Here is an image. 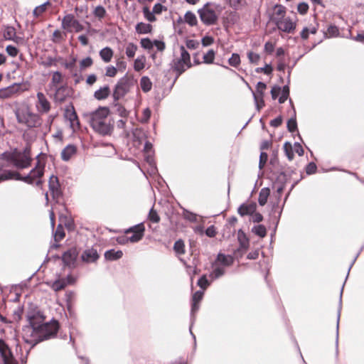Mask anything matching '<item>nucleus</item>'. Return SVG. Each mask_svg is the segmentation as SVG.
<instances>
[{
	"instance_id": "1",
	"label": "nucleus",
	"mask_w": 364,
	"mask_h": 364,
	"mask_svg": "<svg viewBox=\"0 0 364 364\" xmlns=\"http://www.w3.org/2000/svg\"><path fill=\"white\" fill-rule=\"evenodd\" d=\"M109 109L100 107L90 114V124L92 129L102 135H109L113 130V125L109 118Z\"/></svg>"
},
{
	"instance_id": "2",
	"label": "nucleus",
	"mask_w": 364,
	"mask_h": 364,
	"mask_svg": "<svg viewBox=\"0 0 364 364\" xmlns=\"http://www.w3.org/2000/svg\"><path fill=\"white\" fill-rule=\"evenodd\" d=\"M286 14V7L281 4H277L272 9L270 21L276 25L280 31L293 33L296 27V21L287 16Z\"/></svg>"
},
{
	"instance_id": "3",
	"label": "nucleus",
	"mask_w": 364,
	"mask_h": 364,
	"mask_svg": "<svg viewBox=\"0 0 364 364\" xmlns=\"http://www.w3.org/2000/svg\"><path fill=\"white\" fill-rule=\"evenodd\" d=\"M59 323L56 320H52L50 322H45L35 333H33L32 339L31 341H25L27 343L31 344L32 346L36 344L56 336L59 330Z\"/></svg>"
},
{
	"instance_id": "4",
	"label": "nucleus",
	"mask_w": 364,
	"mask_h": 364,
	"mask_svg": "<svg viewBox=\"0 0 364 364\" xmlns=\"http://www.w3.org/2000/svg\"><path fill=\"white\" fill-rule=\"evenodd\" d=\"M45 166L46 159L44 157L38 156L35 167L27 176H21L18 173V176H15V177L12 178L11 179L22 181L31 185L41 186L43 183L42 178L44 175Z\"/></svg>"
},
{
	"instance_id": "5",
	"label": "nucleus",
	"mask_w": 364,
	"mask_h": 364,
	"mask_svg": "<svg viewBox=\"0 0 364 364\" xmlns=\"http://www.w3.org/2000/svg\"><path fill=\"white\" fill-rule=\"evenodd\" d=\"M6 161V167L13 164L17 168L23 169L31 166V157L30 151L25 149L23 151H15L11 153L5 152L1 154Z\"/></svg>"
},
{
	"instance_id": "6",
	"label": "nucleus",
	"mask_w": 364,
	"mask_h": 364,
	"mask_svg": "<svg viewBox=\"0 0 364 364\" xmlns=\"http://www.w3.org/2000/svg\"><path fill=\"white\" fill-rule=\"evenodd\" d=\"M17 121L28 128H36L42 124V119L38 114L33 113L28 108H21L16 112Z\"/></svg>"
},
{
	"instance_id": "7",
	"label": "nucleus",
	"mask_w": 364,
	"mask_h": 364,
	"mask_svg": "<svg viewBox=\"0 0 364 364\" xmlns=\"http://www.w3.org/2000/svg\"><path fill=\"white\" fill-rule=\"evenodd\" d=\"M218 8V5L208 2L198 10L200 18L205 25L211 26L217 23L220 14Z\"/></svg>"
},
{
	"instance_id": "8",
	"label": "nucleus",
	"mask_w": 364,
	"mask_h": 364,
	"mask_svg": "<svg viewBox=\"0 0 364 364\" xmlns=\"http://www.w3.org/2000/svg\"><path fill=\"white\" fill-rule=\"evenodd\" d=\"M29 326L23 329V338L25 341H31L33 333H35L41 325L45 323L46 316L40 311L34 312L28 316Z\"/></svg>"
},
{
	"instance_id": "9",
	"label": "nucleus",
	"mask_w": 364,
	"mask_h": 364,
	"mask_svg": "<svg viewBox=\"0 0 364 364\" xmlns=\"http://www.w3.org/2000/svg\"><path fill=\"white\" fill-rule=\"evenodd\" d=\"M134 85V77L126 74L121 77L114 86L112 97L114 102H117L124 97Z\"/></svg>"
},
{
	"instance_id": "10",
	"label": "nucleus",
	"mask_w": 364,
	"mask_h": 364,
	"mask_svg": "<svg viewBox=\"0 0 364 364\" xmlns=\"http://www.w3.org/2000/svg\"><path fill=\"white\" fill-rule=\"evenodd\" d=\"M192 66L189 53L183 46H181L180 47V57L172 61L171 68L178 77Z\"/></svg>"
},
{
	"instance_id": "11",
	"label": "nucleus",
	"mask_w": 364,
	"mask_h": 364,
	"mask_svg": "<svg viewBox=\"0 0 364 364\" xmlns=\"http://www.w3.org/2000/svg\"><path fill=\"white\" fill-rule=\"evenodd\" d=\"M145 232V227L143 223H139L125 230V237L118 238V242L121 244L125 242H137L141 240Z\"/></svg>"
},
{
	"instance_id": "12",
	"label": "nucleus",
	"mask_w": 364,
	"mask_h": 364,
	"mask_svg": "<svg viewBox=\"0 0 364 364\" xmlns=\"http://www.w3.org/2000/svg\"><path fill=\"white\" fill-rule=\"evenodd\" d=\"M62 28L67 32L75 31L76 33L80 32L84 29V26L80 22L75 18L73 14H67L62 19L61 23Z\"/></svg>"
},
{
	"instance_id": "13",
	"label": "nucleus",
	"mask_w": 364,
	"mask_h": 364,
	"mask_svg": "<svg viewBox=\"0 0 364 364\" xmlns=\"http://www.w3.org/2000/svg\"><path fill=\"white\" fill-rule=\"evenodd\" d=\"M48 189L53 200L56 203H60L63 198V190L56 176L52 175L48 181Z\"/></svg>"
},
{
	"instance_id": "14",
	"label": "nucleus",
	"mask_w": 364,
	"mask_h": 364,
	"mask_svg": "<svg viewBox=\"0 0 364 364\" xmlns=\"http://www.w3.org/2000/svg\"><path fill=\"white\" fill-rule=\"evenodd\" d=\"M64 117L70 122V127L73 131L80 129V120L73 104L66 107L65 109Z\"/></svg>"
},
{
	"instance_id": "15",
	"label": "nucleus",
	"mask_w": 364,
	"mask_h": 364,
	"mask_svg": "<svg viewBox=\"0 0 364 364\" xmlns=\"http://www.w3.org/2000/svg\"><path fill=\"white\" fill-rule=\"evenodd\" d=\"M51 92H53L54 101L62 103L68 97H70L72 89L67 84H64L63 86H60Z\"/></svg>"
},
{
	"instance_id": "16",
	"label": "nucleus",
	"mask_w": 364,
	"mask_h": 364,
	"mask_svg": "<svg viewBox=\"0 0 364 364\" xmlns=\"http://www.w3.org/2000/svg\"><path fill=\"white\" fill-rule=\"evenodd\" d=\"M22 91L21 84L14 83L9 87L0 89V99L5 100L14 97L19 95Z\"/></svg>"
},
{
	"instance_id": "17",
	"label": "nucleus",
	"mask_w": 364,
	"mask_h": 364,
	"mask_svg": "<svg viewBox=\"0 0 364 364\" xmlns=\"http://www.w3.org/2000/svg\"><path fill=\"white\" fill-rule=\"evenodd\" d=\"M0 354L3 358L4 364H18L8 345L2 339H0Z\"/></svg>"
},
{
	"instance_id": "18",
	"label": "nucleus",
	"mask_w": 364,
	"mask_h": 364,
	"mask_svg": "<svg viewBox=\"0 0 364 364\" xmlns=\"http://www.w3.org/2000/svg\"><path fill=\"white\" fill-rule=\"evenodd\" d=\"M6 168V161L2 156H0V183L6 180H11L15 176H18V172L14 171L4 170Z\"/></svg>"
},
{
	"instance_id": "19",
	"label": "nucleus",
	"mask_w": 364,
	"mask_h": 364,
	"mask_svg": "<svg viewBox=\"0 0 364 364\" xmlns=\"http://www.w3.org/2000/svg\"><path fill=\"white\" fill-rule=\"evenodd\" d=\"M36 107L41 113H48L50 110V103L43 92L37 93Z\"/></svg>"
},
{
	"instance_id": "20",
	"label": "nucleus",
	"mask_w": 364,
	"mask_h": 364,
	"mask_svg": "<svg viewBox=\"0 0 364 364\" xmlns=\"http://www.w3.org/2000/svg\"><path fill=\"white\" fill-rule=\"evenodd\" d=\"M64 76L59 71L52 73L50 81L48 84L49 90L51 92L60 86L64 85Z\"/></svg>"
},
{
	"instance_id": "21",
	"label": "nucleus",
	"mask_w": 364,
	"mask_h": 364,
	"mask_svg": "<svg viewBox=\"0 0 364 364\" xmlns=\"http://www.w3.org/2000/svg\"><path fill=\"white\" fill-rule=\"evenodd\" d=\"M78 252L76 248H71L66 251L63 255V261L68 267H74Z\"/></svg>"
},
{
	"instance_id": "22",
	"label": "nucleus",
	"mask_w": 364,
	"mask_h": 364,
	"mask_svg": "<svg viewBox=\"0 0 364 364\" xmlns=\"http://www.w3.org/2000/svg\"><path fill=\"white\" fill-rule=\"evenodd\" d=\"M81 258L85 262H95L99 258V255L95 249L91 248L85 250L82 254Z\"/></svg>"
},
{
	"instance_id": "23",
	"label": "nucleus",
	"mask_w": 364,
	"mask_h": 364,
	"mask_svg": "<svg viewBox=\"0 0 364 364\" xmlns=\"http://www.w3.org/2000/svg\"><path fill=\"white\" fill-rule=\"evenodd\" d=\"M77 153V147L73 144L66 146L61 151V159L65 161H69Z\"/></svg>"
},
{
	"instance_id": "24",
	"label": "nucleus",
	"mask_w": 364,
	"mask_h": 364,
	"mask_svg": "<svg viewBox=\"0 0 364 364\" xmlns=\"http://www.w3.org/2000/svg\"><path fill=\"white\" fill-rule=\"evenodd\" d=\"M256 210V204L255 203H250V204H242L238 208V213L241 216H245L247 215H252L255 213Z\"/></svg>"
},
{
	"instance_id": "25",
	"label": "nucleus",
	"mask_w": 364,
	"mask_h": 364,
	"mask_svg": "<svg viewBox=\"0 0 364 364\" xmlns=\"http://www.w3.org/2000/svg\"><path fill=\"white\" fill-rule=\"evenodd\" d=\"M3 36L5 40L7 41H13L14 42H18V38L16 36V31L14 27L13 26H6L4 30Z\"/></svg>"
},
{
	"instance_id": "26",
	"label": "nucleus",
	"mask_w": 364,
	"mask_h": 364,
	"mask_svg": "<svg viewBox=\"0 0 364 364\" xmlns=\"http://www.w3.org/2000/svg\"><path fill=\"white\" fill-rule=\"evenodd\" d=\"M110 95V89L108 85L100 87L96 90L94 93V97L98 100H102L107 99Z\"/></svg>"
},
{
	"instance_id": "27",
	"label": "nucleus",
	"mask_w": 364,
	"mask_h": 364,
	"mask_svg": "<svg viewBox=\"0 0 364 364\" xmlns=\"http://www.w3.org/2000/svg\"><path fill=\"white\" fill-rule=\"evenodd\" d=\"M135 30L139 34H147L152 32L153 26L149 23L140 22L136 25Z\"/></svg>"
},
{
	"instance_id": "28",
	"label": "nucleus",
	"mask_w": 364,
	"mask_h": 364,
	"mask_svg": "<svg viewBox=\"0 0 364 364\" xmlns=\"http://www.w3.org/2000/svg\"><path fill=\"white\" fill-rule=\"evenodd\" d=\"M100 56L105 63H109L114 55L112 49L109 47H105L100 51Z\"/></svg>"
},
{
	"instance_id": "29",
	"label": "nucleus",
	"mask_w": 364,
	"mask_h": 364,
	"mask_svg": "<svg viewBox=\"0 0 364 364\" xmlns=\"http://www.w3.org/2000/svg\"><path fill=\"white\" fill-rule=\"evenodd\" d=\"M123 255V252L122 250H107L105 253V257L107 260L113 261L120 259Z\"/></svg>"
},
{
	"instance_id": "30",
	"label": "nucleus",
	"mask_w": 364,
	"mask_h": 364,
	"mask_svg": "<svg viewBox=\"0 0 364 364\" xmlns=\"http://www.w3.org/2000/svg\"><path fill=\"white\" fill-rule=\"evenodd\" d=\"M203 292L201 291H196L194 293L192 297V312H196L199 309V303L200 302L202 298H203Z\"/></svg>"
},
{
	"instance_id": "31",
	"label": "nucleus",
	"mask_w": 364,
	"mask_h": 364,
	"mask_svg": "<svg viewBox=\"0 0 364 364\" xmlns=\"http://www.w3.org/2000/svg\"><path fill=\"white\" fill-rule=\"evenodd\" d=\"M269 195L270 189L269 188H263L261 189L258 198V202L261 206H264L267 203Z\"/></svg>"
},
{
	"instance_id": "32",
	"label": "nucleus",
	"mask_w": 364,
	"mask_h": 364,
	"mask_svg": "<svg viewBox=\"0 0 364 364\" xmlns=\"http://www.w3.org/2000/svg\"><path fill=\"white\" fill-rule=\"evenodd\" d=\"M237 239L240 243V248L247 250L249 247V239L242 230L238 232Z\"/></svg>"
},
{
	"instance_id": "33",
	"label": "nucleus",
	"mask_w": 364,
	"mask_h": 364,
	"mask_svg": "<svg viewBox=\"0 0 364 364\" xmlns=\"http://www.w3.org/2000/svg\"><path fill=\"white\" fill-rule=\"evenodd\" d=\"M140 86L143 92H147L151 90L152 82L148 77L144 76L140 80Z\"/></svg>"
},
{
	"instance_id": "34",
	"label": "nucleus",
	"mask_w": 364,
	"mask_h": 364,
	"mask_svg": "<svg viewBox=\"0 0 364 364\" xmlns=\"http://www.w3.org/2000/svg\"><path fill=\"white\" fill-rule=\"evenodd\" d=\"M218 261L225 266H230L234 262V259L230 255L219 254L217 258Z\"/></svg>"
},
{
	"instance_id": "35",
	"label": "nucleus",
	"mask_w": 364,
	"mask_h": 364,
	"mask_svg": "<svg viewBox=\"0 0 364 364\" xmlns=\"http://www.w3.org/2000/svg\"><path fill=\"white\" fill-rule=\"evenodd\" d=\"M215 58V52L213 49L208 50L206 53L203 55V63L205 64H213Z\"/></svg>"
},
{
	"instance_id": "36",
	"label": "nucleus",
	"mask_w": 364,
	"mask_h": 364,
	"mask_svg": "<svg viewBox=\"0 0 364 364\" xmlns=\"http://www.w3.org/2000/svg\"><path fill=\"white\" fill-rule=\"evenodd\" d=\"M184 21L191 26H196L198 23L196 15L191 11H187L186 13L184 16Z\"/></svg>"
},
{
	"instance_id": "37",
	"label": "nucleus",
	"mask_w": 364,
	"mask_h": 364,
	"mask_svg": "<svg viewBox=\"0 0 364 364\" xmlns=\"http://www.w3.org/2000/svg\"><path fill=\"white\" fill-rule=\"evenodd\" d=\"M65 33H63L60 30H55L53 33L51 41L55 43H60L65 41Z\"/></svg>"
},
{
	"instance_id": "38",
	"label": "nucleus",
	"mask_w": 364,
	"mask_h": 364,
	"mask_svg": "<svg viewBox=\"0 0 364 364\" xmlns=\"http://www.w3.org/2000/svg\"><path fill=\"white\" fill-rule=\"evenodd\" d=\"M173 250L177 255H184L186 252L185 250V244L183 240H178L175 242L173 245Z\"/></svg>"
},
{
	"instance_id": "39",
	"label": "nucleus",
	"mask_w": 364,
	"mask_h": 364,
	"mask_svg": "<svg viewBox=\"0 0 364 364\" xmlns=\"http://www.w3.org/2000/svg\"><path fill=\"white\" fill-rule=\"evenodd\" d=\"M267 85L262 82H259L256 86V92H253L254 97H264Z\"/></svg>"
},
{
	"instance_id": "40",
	"label": "nucleus",
	"mask_w": 364,
	"mask_h": 364,
	"mask_svg": "<svg viewBox=\"0 0 364 364\" xmlns=\"http://www.w3.org/2000/svg\"><path fill=\"white\" fill-rule=\"evenodd\" d=\"M317 32V28L315 26L305 27L301 31L300 35L303 40H306L309 38V33L316 34Z\"/></svg>"
},
{
	"instance_id": "41",
	"label": "nucleus",
	"mask_w": 364,
	"mask_h": 364,
	"mask_svg": "<svg viewBox=\"0 0 364 364\" xmlns=\"http://www.w3.org/2000/svg\"><path fill=\"white\" fill-rule=\"evenodd\" d=\"M143 14L144 18L149 22H155L156 21V18L155 16V14L153 11H151L149 8L148 6H144L143 9Z\"/></svg>"
},
{
	"instance_id": "42",
	"label": "nucleus",
	"mask_w": 364,
	"mask_h": 364,
	"mask_svg": "<svg viewBox=\"0 0 364 364\" xmlns=\"http://www.w3.org/2000/svg\"><path fill=\"white\" fill-rule=\"evenodd\" d=\"M284 151L285 152L286 156H287L288 159L289 161L293 160L294 155V149L292 147V145L290 142H285L284 144Z\"/></svg>"
},
{
	"instance_id": "43",
	"label": "nucleus",
	"mask_w": 364,
	"mask_h": 364,
	"mask_svg": "<svg viewBox=\"0 0 364 364\" xmlns=\"http://www.w3.org/2000/svg\"><path fill=\"white\" fill-rule=\"evenodd\" d=\"M148 219L149 221L154 223H159L160 222L161 218L154 207L150 210L149 213Z\"/></svg>"
},
{
	"instance_id": "44",
	"label": "nucleus",
	"mask_w": 364,
	"mask_h": 364,
	"mask_svg": "<svg viewBox=\"0 0 364 364\" xmlns=\"http://www.w3.org/2000/svg\"><path fill=\"white\" fill-rule=\"evenodd\" d=\"M252 232L260 237H264L267 235V229L263 225L255 226L252 228Z\"/></svg>"
},
{
	"instance_id": "45",
	"label": "nucleus",
	"mask_w": 364,
	"mask_h": 364,
	"mask_svg": "<svg viewBox=\"0 0 364 364\" xmlns=\"http://www.w3.org/2000/svg\"><path fill=\"white\" fill-rule=\"evenodd\" d=\"M325 35L328 38L337 37L339 35V30L337 26L331 25L328 27Z\"/></svg>"
},
{
	"instance_id": "46",
	"label": "nucleus",
	"mask_w": 364,
	"mask_h": 364,
	"mask_svg": "<svg viewBox=\"0 0 364 364\" xmlns=\"http://www.w3.org/2000/svg\"><path fill=\"white\" fill-rule=\"evenodd\" d=\"M240 57L237 53H232L228 60L229 65L234 68H237L240 65Z\"/></svg>"
},
{
	"instance_id": "47",
	"label": "nucleus",
	"mask_w": 364,
	"mask_h": 364,
	"mask_svg": "<svg viewBox=\"0 0 364 364\" xmlns=\"http://www.w3.org/2000/svg\"><path fill=\"white\" fill-rule=\"evenodd\" d=\"M137 50V46L133 43H129L126 47V55L128 58H132Z\"/></svg>"
},
{
	"instance_id": "48",
	"label": "nucleus",
	"mask_w": 364,
	"mask_h": 364,
	"mask_svg": "<svg viewBox=\"0 0 364 364\" xmlns=\"http://www.w3.org/2000/svg\"><path fill=\"white\" fill-rule=\"evenodd\" d=\"M230 5L235 10L240 9L247 6L246 0H230Z\"/></svg>"
},
{
	"instance_id": "49",
	"label": "nucleus",
	"mask_w": 364,
	"mask_h": 364,
	"mask_svg": "<svg viewBox=\"0 0 364 364\" xmlns=\"http://www.w3.org/2000/svg\"><path fill=\"white\" fill-rule=\"evenodd\" d=\"M67 284H68V283L65 279H60V280L55 281L53 284L52 288L53 289L54 291H59L65 289V287L67 286Z\"/></svg>"
},
{
	"instance_id": "50",
	"label": "nucleus",
	"mask_w": 364,
	"mask_h": 364,
	"mask_svg": "<svg viewBox=\"0 0 364 364\" xmlns=\"http://www.w3.org/2000/svg\"><path fill=\"white\" fill-rule=\"evenodd\" d=\"M145 67V58H138L134 60V68L136 71H140Z\"/></svg>"
},
{
	"instance_id": "51",
	"label": "nucleus",
	"mask_w": 364,
	"mask_h": 364,
	"mask_svg": "<svg viewBox=\"0 0 364 364\" xmlns=\"http://www.w3.org/2000/svg\"><path fill=\"white\" fill-rule=\"evenodd\" d=\"M107 14L105 9L102 6H97L95 7L93 14L99 19L103 18Z\"/></svg>"
},
{
	"instance_id": "52",
	"label": "nucleus",
	"mask_w": 364,
	"mask_h": 364,
	"mask_svg": "<svg viewBox=\"0 0 364 364\" xmlns=\"http://www.w3.org/2000/svg\"><path fill=\"white\" fill-rule=\"evenodd\" d=\"M93 60L91 57H87L84 59H82L80 62V68L81 70H85L87 68H90L92 65Z\"/></svg>"
},
{
	"instance_id": "53",
	"label": "nucleus",
	"mask_w": 364,
	"mask_h": 364,
	"mask_svg": "<svg viewBox=\"0 0 364 364\" xmlns=\"http://www.w3.org/2000/svg\"><path fill=\"white\" fill-rule=\"evenodd\" d=\"M250 63L257 64L260 60V55L252 51H249L247 54Z\"/></svg>"
},
{
	"instance_id": "54",
	"label": "nucleus",
	"mask_w": 364,
	"mask_h": 364,
	"mask_svg": "<svg viewBox=\"0 0 364 364\" xmlns=\"http://www.w3.org/2000/svg\"><path fill=\"white\" fill-rule=\"evenodd\" d=\"M6 51L7 54L12 58L16 57L19 53V50L11 45H9L6 47Z\"/></svg>"
},
{
	"instance_id": "55",
	"label": "nucleus",
	"mask_w": 364,
	"mask_h": 364,
	"mask_svg": "<svg viewBox=\"0 0 364 364\" xmlns=\"http://www.w3.org/2000/svg\"><path fill=\"white\" fill-rule=\"evenodd\" d=\"M289 95V88L288 86L283 87L282 91V95L279 98V102L280 104L284 103L288 98Z\"/></svg>"
},
{
	"instance_id": "56",
	"label": "nucleus",
	"mask_w": 364,
	"mask_h": 364,
	"mask_svg": "<svg viewBox=\"0 0 364 364\" xmlns=\"http://www.w3.org/2000/svg\"><path fill=\"white\" fill-rule=\"evenodd\" d=\"M118 70L117 68L109 65L106 68L105 76L114 77L117 75Z\"/></svg>"
},
{
	"instance_id": "57",
	"label": "nucleus",
	"mask_w": 364,
	"mask_h": 364,
	"mask_svg": "<svg viewBox=\"0 0 364 364\" xmlns=\"http://www.w3.org/2000/svg\"><path fill=\"white\" fill-rule=\"evenodd\" d=\"M186 46L188 49L195 50L199 47L200 43L196 40L188 39L186 41Z\"/></svg>"
},
{
	"instance_id": "58",
	"label": "nucleus",
	"mask_w": 364,
	"mask_h": 364,
	"mask_svg": "<svg viewBox=\"0 0 364 364\" xmlns=\"http://www.w3.org/2000/svg\"><path fill=\"white\" fill-rule=\"evenodd\" d=\"M287 129L290 132H294L297 129V123L295 118H291L288 120Z\"/></svg>"
},
{
	"instance_id": "59",
	"label": "nucleus",
	"mask_w": 364,
	"mask_h": 364,
	"mask_svg": "<svg viewBox=\"0 0 364 364\" xmlns=\"http://www.w3.org/2000/svg\"><path fill=\"white\" fill-rule=\"evenodd\" d=\"M65 237V232L61 225H59L55 233V240L56 241L61 240Z\"/></svg>"
},
{
	"instance_id": "60",
	"label": "nucleus",
	"mask_w": 364,
	"mask_h": 364,
	"mask_svg": "<svg viewBox=\"0 0 364 364\" xmlns=\"http://www.w3.org/2000/svg\"><path fill=\"white\" fill-rule=\"evenodd\" d=\"M151 112L149 108H146L143 110L141 122L146 123L151 117Z\"/></svg>"
},
{
	"instance_id": "61",
	"label": "nucleus",
	"mask_w": 364,
	"mask_h": 364,
	"mask_svg": "<svg viewBox=\"0 0 364 364\" xmlns=\"http://www.w3.org/2000/svg\"><path fill=\"white\" fill-rule=\"evenodd\" d=\"M46 10V4H42L39 6H37L34 10H33V15L38 18L39 16H41Z\"/></svg>"
},
{
	"instance_id": "62",
	"label": "nucleus",
	"mask_w": 364,
	"mask_h": 364,
	"mask_svg": "<svg viewBox=\"0 0 364 364\" xmlns=\"http://www.w3.org/2000/svg\"><path fill=\"white\" fill-rule=\"evenodd\" d=\"M140 44L141 46V47L145 49H151L153 48L154 43H152V41L149 38H142L141 40Z\"/></svg>"
},
{
	"instance_id": "63",
	"label": "nucleus",
	"mask_w": 364,
	"mask_h": 364,
	"mask_svg": "<svg viewBox=\"0 0 364 364\" xmlns=\"http://www.w3.org/2000/svg\"><path fill=\"white\" fill-rule=\"evenodd\" d=\"M198 285L203 289H207L209 282L205 275L202 276L198 281Z\"/></svg>"
},
{
	"instance_id": "64",
	"label": "nucleus",
	"mask_w": 364,
	"mask_h": 364,
	"mask_svg": "<svg viewBox=\"0 0 364 364\" xmlns=\"http://www.w3.org/2000/svg\"><path fill=\"white\" fill-rule=\"evenodd\" d=\"M309 5L306 3H299L297 6V11L300 14L304 15L308 12Z\"/></svg>"
}]
</instances>
